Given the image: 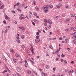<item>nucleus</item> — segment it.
I'll list each match as a JSON object with an SVG mask.
<instances>
[{"instance_id": "obj_43", "label": "nucleus", "mask_w": 76, "mask_h": 76, "mask_svg": "<svg viewBox=\"0 0 76 76\" xmlns=\"http://www.w3.org/2000/svg\"><path fill=\"white\" fill-rule=\"evenodd\" d=\"M71 72L70 71H69V73L70 75H72V73H71Z\"/></svg>"}, {"instance_id": "obj_33", "label": "nucleus", "mask_w": 76, "mask_h": 76, "mask_svg": "<svg viewBox=\"0 0 76 76\" xmlns=\"http://www.w3.org/2000/svg\"><path fill=\"white\" fill-rule=\"evenodd\" d=\"M49 47L51 49H53V46H51V45L49 46Z\"/></svg>"}, {"instance_id": "obj_6", "label": "nucleus", "mask_w": 76, "mask_h": 76, "mask_svg": "<svg viewBox=\"0 0 76 76\" xmlns=\"http://www.w3.org/2000/svg\"><path fill=\"white\" fill-rule=\"evenodd\" d=\"M48 22L50 25L52 24V22H51V20L50 19L48 20Z\"/></svg>"}, {"instance_id": "obj_28", "label": "nucleus", "mask_w": 76, "mask_h": 76, "mask_svg": "<svg viewBox=\"0 0 76 76\" xmlns=\"http://www.w3.org/2000/svg\"><path fill=\"white\" fill-rule=\"evenodd\" d=\"M44 23V26H47V24L46 23Z\"/></svg>"}, {"instance_id": "obj_17", "label": "nucleus", "mask_w": 76, "mask_h": 76, "mask_svg": "<svg viewBox=\"0 0 76 76\" xmlns=\"http://www.w3.org/2000/svg\"><path fill=\"white\" fill-rule=\"evenodd\" d=\"M68 40V39H67V38H66L65 40V43H67V42Z\"/></svg>"}, {"instance_id": "obj_52", "label": "nucleus", "mask_w": 76, "mask_h": 76, "mask_svg": "<svg viewBox=\"0 0 76 76\" xmlns=\"http://www.w3.org/2000/svg\"><path fill=\"white\" fill-rule=\"evenodd\" d=\"M61 62H63V61H64V60H63V59H62L61 60Z\"/></svg>"}, {"instance_id": "obj_58", "label": "nucleus", "mask_w": 76, "mask_h": 76, "mask_svg": "<svg viewBox=\"0 0 76 76\" xmlns=\"http://www.w3.org/2000/svg\"><path fill=\"white\" fill-rule=\"evenodd\" d=\"M26 34H29V32L28 31H26Z\"/></svg>"}, {"instance_id": "obj_42", "label": "nucleus", "mask_w": 76, "mask_h": 76, "mask_svg": "<svg viewBox=\"0 0 76 76\" xmlns=\"http://www.w3.org/2000/svg\"><path fill=\"white\" fill-rule=\"evenodd\" d=\"M65 7L66 8V9H69V6L67 5H66L65 6Z\"/></svg>"}, {"instance_id": "obj_64", "label": "nucleus", "mask_w": 76, "mask_h": 76, "mask_svg": "<svg viewBox=\"0 0 76 76\" xmlns=\"http://www.w3.org/2000/svg\"><path fill=\"white\" fill-rule=\"evenodd\" d=\"M13 76H16V74H13Z\"/></svg>"}, {"instance_id": "obj_15", "label": "nucleus", "mask_w": 76, "mask_h": 76, "mask_svg": "<svg viewBox=\"0 0 76 76\" xmlns=\"http://www.w3.org/2000/svg\"><path fill=\"white\" fill-rule=\"evenodd\" d=\"M15 55L17 57H19V55L18 53H15Z\"/></svg>"}, {"instance_id": "obj_12", "label": "nucleus", "mask_w": 76, "mask_h": 76, "mask_svg": "<svg viewBox=\"0 0 76 76\" xmlns=\"http://www.w3.org/2000/svg\"><path fill=\"white\" fill-rule=\"evenodd\" d=\"M42 76H46V75H47V74H46L44 72H43V73H42Z\"/></svg>"}, {"instance_id": "obj_3", "label": "nucleus", "mask_w": 76, "mask_h": 76, "mask_svg": "<svg viewBox=\"0 0 76 76\" xmlns=\"http://www.w3.org/2000/svg\"><path fill=\"white\" fill-rule=\"evenodd\" d=\"M5 18L6 19H7L9 21H10V18L7 15H5Z\"/></svg>"}, {"instance_id": "obj_56", "label": "nucleus", "mask_w": 76, "mask_h": 76, "mask_svg": "<svg viewBox=\"0 0 76 76\" xmlns=\"http://www.w3.org/2000/svg\"><path fill=\"white\" fill-rule=\"evenodd\" d=\"M31 52H32V53L34 55V54H35V53L34 52V51H31Z\"/></svg>"}, {"instance_id": "obj_59", "label": "nucleus", "mask_w": 76, "mask_h": 76, "mask_svg": "<svg viewBox=\"0 0 76 76\" xmlns=\"http://www.w3.org/2000/svg\"><path fill=\"white\" fill-rule=\"evenodd\" d=\"M53 34V33L52 32L50 31V34H49L50 35H51L52 34Z\"/></svg>"}, {"instance_id": "obj_35", "label": "nucleus", "mask_w": 76, "mask_h": 76, "mask_svg": "<svg viewBox=\"0 0 76 76\" xmlns=\"http://www.w3.org/2000/svg\"><path fill=\"white\" fill-rule=\"evenodd\" d=\"M28 6H26V7H24V9H26L28 8Z\"/></svg>"}, {"instance_id": "obj_63", "label": "nucleus", "mask_w": 76, "mask_h": 76, "mask_svg": "<svg viewBox=\"0 0 76 76\" xmlns=\"http://www.w3.org/2000/svg\"><path fill=\"white\" fill-rule=\"evenodd\" d=\"M53 70L54 71V70H56V68L55 67H54L53 68Z\"/></svg>"}, {"instance_id": "obj_34", "label": "nucleus", "mask_w": 76, "mask_h": 76, "mask_svg": "<svg viewBox=\"0 0 76 76\" xmlns=\"http://www.w3.org/2000/svg\"><path fill=\"white\" fill-rule=\"evenodd\" d=\"M33 72L34 73H35V75H37V72H36L35 71H33Z\"/></svg>"}, {"instance_id": "obj_37", "label": "nucleus", "mask_w": 76, "mask_h": 76, "mask_svg": "<svg viewBox=\"0 0 76 76\" xmlns=\"http://www.w3.org/2000/svg\"><path fill=\"white\" fill-rule=\"evenodd\" d=\"M21 38H22V39H24V36L23 35H22L21 37Z\"/></svg>"}, {"instance_id": "obj_41", "label": "nucleus", "mask_w": 76, "mask_h": 76, "mask_svg": "<svg viewBox=\"0 0 76 76\" xmlns=\"http://www.w3.org/2000/svg\"><path fill=\"white\" fill-rule=\"evenodd\" d=\"M59 7H61V6H62V4H59Z\"/></svg>"}, {"instance_id": "obj_48", "label": "nucleus", "mask_w": 76, "mask_h": 76, "mask_svg": "<svg viewBox=\"0 0 76 76\" xmlns=\"http://www.w3.org/2000/svg\"><path fill=\"white\" fill-rule=\"evenodd\" d=\"M62 16L63 17H65V16H66V15L64 14H63L62 15Z\"/></svg>"}, {"instance_id": "obj_53", "label": "nucleus", "mask_w": 76, "mask_h": 76, "mask_svg": "<svg viewBox=\"0 0 76 76\" xmlns=\"http://www.w3.org/2000/svg\"><path fill=\"white\" fill-rule=\"evenodd\" d=\"M38 31L39 32H40V33L41 32V30H38Z\"/></svg>"}, {"instance_id": "obj_31", "label": "nucleus", "mask_w": 76, "mask_h": 76, "mask_svg": "<svg viewBox=\"0 0 76 76\" xmlns=\"http://www.w3.org/2000/svg\"><path fill=\"white\" fill-rule=\"evenodd\" d=\"M58 16H56L55 17V19H58Z\"/></svg>"}, {"instance_id": "obj_44", "label": "nucleus", "mask_w": 76, "mask_h": 76, "mask_svg": "<svg viewBox=\"0 0 76 76\" xmlns=\"http://www.w3.org/2000/svg\"><path fill=\"white\" fill-rule=\"evenodd\" d=\"M17 76H20V74L18 73H17Z\"/></svg>"}, {"instance_id": "obj_2", "label": "nucleus", "mask_w": 76, "mask_h": 76, "mask_svg": "<svg viewBox=\"0 0 76 76\" xmlns=\"http://www.w3.org/2000/svg\"><path fill=\"white\" fill-rule=\"evenodd\" d=\"M19 39H20V38L18 36L16 38V41H17L18 43V44H19L20 43V40Z\"/></svg>"}, {"instance_id": "obj_25", "label": "nucleus", "mask_w": 76, "mask_h": 76, "mask_svg": "<svg viewBox=\"0 0 76 76\" xmlns=\"http://www.w3.org/2000/svg\"><path fill=\"white\" fill-rule=\"evenodd\" d=\"M59 53V50H57V51L55 52L56 54H58Z\"/></svg>"}, {"instance_id": "obj_5", "label": "nucleus", "mask_w": 76, "mask_h": 76, "mask_svg": "<svg viewBox=\"0 0 76 76\" xmlns=\"http://www.w3.org/2000/svg\"><path fill=\"white\" fill-rule=\"evenodd\" d=\"M21 29L22 30V31L23 32H24L25 30V28L23 27V26H22L21 27Z\"/></svg>"}, {"instance_id": "obj_45", "label": "nucleus", "mask_w": 76, "mask_h": 76, "mask_svg": "<svg viewBox=\"0 0 76 76\" xmlns=\"http://www.w3.org/2000/svg\"><path fill=\"white\" fill-rule=\"evenodd\" d=\"M70 29H71V30H72V29H73V27H71L70 28Z\"/></svg>"}, {"instance_id": "obj_27", "label": "nucleus", "mask_w": 76, "mask_h": 76, "mask_svg": "<svg viewBox=\"0 0 76 76\" xmlns=\"http://www.w3.org/2000/svg\"><path fill=\"white\" fill-rule=\"evenodd\" d=\"M17 10H18V11H19V12H22L21 10L19 8L17 9Z\"/></svg>"}, {"instance_id": "obj_19", "label": "nucleus", "mask_w": 76, "mask_h": 76, "mask_svg": "<svg viewBox=\"0 0 76 76\" xmlns=\"http://www.w3.org/2000/svg\"><path fill=\"white\" fill-rule=\"evenodd\" d=\"M44 21L45 22V23H47L48 21H47V20L46 19H45L44 20Z\"/></svg>"}, {"instance_id": "obj_9", "label": "nucleus", "mask_w": 76, "mask_h": 76, "mask_svg": "<svg viewBox=\"0 0 76 76\" xmlns=\"http://www.w3.org/2000/svg\"><path fill=\"white\" fill-rule=\"evenodd\" d=\"M20 20H22V19H25V18L23 17H22V16H20L19 18Z\"/></svg>"}, {"instance_id": "obj_16", "label": "nucleus", "mask_w": 76, "mask_h": 76, "mask_svg": "<svg viewBox=\"0 0 76 76\" xmlns=\"http://www.w3.org/2000/svg\"><path fill=\"white\" fill-rule=\"evenodd\" d=\"M27 72L28 74H31V70L28 71Z\"/></svg>"}, {"instance_id": "obj_55", "label": "nucleus", "mask_w": 76, "mask_h": 76, "mask_svg": "<svg viewBox=\"0 0 76 76\" xmlns=\"http://www.w3.org/2000/svg\"><path fill=\"white\" fill-rule=\"evenodd\" d=\"M19 2H18L17 4H16V5L17 6H19Z\"/></svg>"}, {"instance_id": "obj_32", "label": "nucleus", "mask_w": 76, "mask_h": 76, "mask_svg": "<svg viewBox=\"0 0 76 76\" xmlns=\"http://www.w3.org/2000/svg\"><path fill=\"white\" fill-rule=\"evenodd\" d=\"M48 28H49V29H50V28H51V25H48Z\"/></svg>"}, {"instance_id": "obj_57", "label": "nucleus", "mask_w": 76, "mask_h": 76, "mask_svg": "<svg viewBox=\"0 0 76 76\" xmlns=\"http://www.w3.org/2000/svg\"><path fill=\"white\" fill-rule=\"evenodd\" d=\"M22 6L23 7H25V5L24 4H22Z\"/></svg>"}, {"instance_id": "obj_39", "label": "nucleus", "mask_w": 76, "mask_h": 76, "mask_svg": "<svg viewBox=\"0 0 76 76\" xmlns=\"http://www.w3.org/2000/svg\"><path fill=\"white\" fill-rule=\"evenodd\" d=\"M73 43L74 44H75V45H76V41H75V40H73Z\"/></svg>"}, {"instance_id": "obj_61", "label": "nucleus", "mask_w": 76, "mask_h": 76, "mask_svg": "<svg viewBox=\"0 0 76 76\" xmlns=\"http://www.w3.org/2000/svg\"><path fill=\"white\" fill-rule=\"evenodd\" d=\"M70 71H71V72L73 73V70L72 69Z\"/></svg>"}, {"instance_id": "obj_49", "label": "nucleus", "mask_w": 76, "mask_h": 76, "mask_svg": "<svg viewBox=\"0 0 76 76\" xmlns=\"http://www.w3.org/2000/svg\"><path fill=\"white\" fill-rule=\"evenodd\" d=\"M22 48H25V46L24 45H23L22 46Z\"/></svg>"}, {"instance_id": "obj_7", "label": "nucleus", "mask_w": 76, "mask_h": 76, "mask_svg": "<svg viewBox=\"0 0 76 76\" xmlns=\"http://www.w3.org/2000/svg\"><path fill=\"white\" fill-rule=\"evenodd\" d=\"M73 39H76V35L75 34L72 37Z\"/></svg>"}, {"instance_id": "obj_40", "label": "nucleus", "mask_w": 76, "mask_h": 76, "mask_svg": "<svg viewBox=\"0 0 76 76\" xmlns=\"http://www.w3.org/2000/svg\"><path fill=\"white\" fill-rule=\"evenodd\" d=\"M37 15V13H36V12L34 13V16H36V15Z\"/></svg>"}, {"instance_id": "obj_21", "label": "nucleus", "mask_w": 76, "mask_h": 76, "mask_svg": "<svg viewBox=\"0 0 76 76\" xmlns=\"http://www.w3.org/2000/svg\"><path fill=\"white\" fill-rule=\"evenodd\" d=\"M35 9H36V10L37 11H38V10H39V8H38V7H35Z\"/></svg>"}, {"instance_id": "obj_1", "label": "nucleus", "mask_w": 76, "mask_h": 76, "mask_svg": "<svg viewBox=\"0 0 76 76\" xmlns=\"http://www.w3.org/2000/svg\"><path fill=\"white\" fill-rule=\"evenodd\" d=\"M42 9H43L45 11L44 12L45 13H47V12L48 11V9L47 7H42Z\"/></svg>"}, {"instance_id": "obj_11", "label": "nucleus", "mask_w": 76, "mask_h": 76, "mask_svg": "<svg viewBox=\"0 0 76 76\" xmlns=\"http://www.w3.org/2000/svg\"><path fill=\"white\" fill-rule=\"evenodd\" d=\"M69 20H70V19H69V18H67L65 22L66 23H68V22H69Z\"/></svg>"}, {"instance_id": "obj_50", "label": "nucleus", "mask_w": 76, "mask_h": 76, "mask_svg": "<svg viewBox=\"0 0 76 76\" xmlns=\"http://www.w3.org/2000/svg\"><path fill=\"white\" fill-rule=\"evenodd\" d=\"M65 31H66V32H67V31H69V29L66 28V29Z\"/></svg>"}, {"instance_id": "obj_18", "label": "nucleus", "mask_w": 76, "mask_h": 76, "mask_svg": "<svg viewBox=\"0 0 76 76\" xmlns=\"http://www.w3.org/2000/svg\"><path fill=\"white\" fill-rule=\"evenodd\" d=\"M34 22H37V23H38V22H39L37 20H36V19H34Z\"/></svg>"}, {"instance_id": "obj_29", "label": "nucleus", "mask_w": 76, "mask_h": 76, "mask_svg": "<svg viewBox=\"0 0 76 76\" xmlns=\"http://www.w3.org/2000/svg\"><path fill=\"white\" fill-rule=\"evenodd\" d=\"M36 35H37V36H38V35H39V32H37L36 33Z\"/></svg>"}, {"instance_id": "obj_23", "label": "nucleus", "mask_w": 76, "mask_h": 76, "mask_svg": "<svg viewBox=\"0 0 76 76\" xmlns=\"http://www.w3.org/2000/svg\"><path fill=\"white\" fill-rule=\"evenodd\" d=\"M24 61L26 64V65H28V62H27V61H26V60H25Z\"/></svg>"}, {"instance_id": "obj_4", "label": "nucleus", "mask_w": 76, "mask_h": 76, "mask_svg": "<svg viewBox=\"0 0 76 76\" xmlns=\"http://www.w3.org/2000/svg\"><path fill=\"white\" fill-rule=\"evenodd\" d=\"M40 40L39 39H35V43H38L39 42Z\"/></svg>"}, {"instance_id": "obj_10", "label": "nucleus", "mask_w": 76, "mask_h": 76, "mask_svg": "<svg viewBox=\"0 0 76 76\" xmlns=\"http://www.w3.org/2000/svg\"><path fill=\"white\" fill-rule=\"evenodd\" d=\"M12 59L14 61H15V63H16V60L15 58L13 57H12Z\"/></svg>"}, {"instance_id": "obj_54", "label": "nucleus", "mask_w": 76, "mask_h": 76, "mask_svg": "<svg viewBox=\"0 0 76 76\" xmlns=\"http://www.w3.org/2000/svg\"><path fill=\"white\" fill-rule=\"evenodd\" d=\"M61 57H65V56H64V55L63 54H62L61 55Z\"/></svg>"}, {"instance_id": "obj_51", "label": "nucleus", "mask_w": 76, "mask_h": 76, "mask_svg": "<svg viewBox=\"0 0 76 76\" xmlns=\"http://www.w3.org/2000/svg\"><path fill=\"white\" fill-rule=\"evenodd\" d=\"M3 22L4 24H6V21H5V20H4Z\"/></svg>"}, {"instance_id": "obj_47", "label": "nucleus", "mask_w": 76, "mask_h": 76, "mask_svg": "<svg viewBox=\"0 0 76 76\" xmlns=\"http://www.w3.org/2000/svg\"><path fill=\"white\" fill-rule=\"evenodd\" d=\"M73 31H76V28L75 27H74L73 28Z\"/></svg>"}, {"instance_id": "obj_26", "label": "nucleus", "mask_w": 76, "mask_h": 76, "mask_svg": "<svg viewBox=\"0 0 76 76\" xmlns=\"http://www.w3.org/2000/svg\"><path fill=\"white\" fill-rule=\"evenodd\" d=\"M39 36H37L36 37V39H39Z\"/></svg>"}, {"instance_id": "obj_24", "label": "nucleus", "mask_w": 76, "mask_h": 76, "mask_svg": "<svg viewBox=\"0 0 76 76\" xmlns=\"http://www.w3.org/2000/svg\"><path fill=\"white\" fill-rule=\"evenodd\" d=\"M33 4H34V5H35L36 4V1H33Z\"/></svg>"}, {"instance_id": "obj_62", "label": "nucleus", "mask_w": 76, "mask_h": 76, "mask_svg": "<svg viewBox=\"0 0 76 76\" xmlns=\"http://www.w3.org/2000/svg\"><path fill=\"white\" fill-rule=\"evenodd\" d=\"M27 53H29V50H27L26 51Z\"/></svg>"}, {"instance_id": "obj_13", "label": "nucleus", "mask_w": 76, "mask_h": 76, "mask_svg": "<svg viewBox=\"0 0 76 76\" xmlns=\"http://www.w3.org/2000/svg\"><path fill=\"white\" fill-rule=\"evenodd\" d=\"M4 5H2L1 7H0V9H3L4 8Z\"/></svg>"}, {"instance_id": "obj_8", "label": "nucleus", "mask_w": 76, "mask_h": 76, "mask_svg": "<svg viewBox=\"0 0 76 76\" xmlns=\"http://www.w3.org/2000/svg\"><path fill=\"white\" fill-rule=\"evenodd\" d=\"M17 71H18V72H21V70L19 67L17 68Z\"/></svg>"}, {"instance_id": "obj_20", "label": "nucleus", "mask_w": 76, "mask_h": 76, "mask_svg": "<svg viewBox=\"0 0 76 76\" xmlns=\"http://www.w3.org/2000/svg\"><path fill=\"white\" fill-rule=\"evenodd\" d=\"M71 16L72 17H75V14H71Z\"/></svg>"}, {"instance_id": "obj_14", "label": "nucleus", "mask_w": 76, "mask_h": 76, "mask_svg": "<svg viewBox=\"0 0 76 76\" xmlns=\"http://www.w3.org/2000/svg\"><path fill=\"white\" fill-rule=\"evenodd\" d=\"M46 68L47 69H50V66L48 65H47L46 66Z\"/></svg>"}, {"instance_id": "obj_22", "label": "nucleus", "mask_w": 76, "mask_h": 76, "mask_svg": "<svg viewBox=\"0 0 76 76\" xmlns=\"http://www.w3.org/2000/svg\"><path fill=\"white\" fill-rule=\"evenodd\" d=\"M49 6L50 8H53V6L52 5H49Z\"/></svg>"}, {"instance_id": "obj_38", "label": "nucleus", "mask_w": 76, "mask_h": 76, "mask_svg": "<svg viewBox=\"0 0 76 76\" xmlns=\"http://www.w3.org/2000/svg\"><path fill=\"white\" fill-rule=\"evenodd\" d=\"M67 50L68 51H70V49L69 48H67Z\"/></svg>"}, {"instance_id": "obj_46", "label": "nucleus", "mask_w": 76, "mask_h": 76, "mask_svg": "<svg viewBox=\"0 0 76 76\" xmlns=\"http://www.w3.org/2000/svg\"><path fill=\"white\" fill-rule=\"evenodd\" d=\"M30 61L32 63V64H34V61H32L31 60H30Z\"/></svg>"}, {"instance_id": "obj_30", "label": "nucleus", "mask_w": 76, "mask_h": 76, "mask_svg": "<svg viewBox=\"0 0 76 76\" xmlns=\"http://www.w3.org/2000/svg\"><path fill=\"white\" fill-rule=\"evenodd\" d=\"M46 56H47L48 57L49 56V55H48V53H46Z\"/></svg>"}, {"instance_id": "obj_60", "label": "nucleus", "mask_w": 76, "mask_h": 76, "mask_svg": "<svg viewBox=\"0 0 76 76\" xmlns=\"http://www.w3.org/2000/svg\"><path fill=\"white\" fill-rule=\"evenodd\" d=\"M12 12H13V13H16V11H12Z\"/></svg>"}, {"instance_id": "obj_36", "label": "nucleus", "mask_w": 76, "mask_h": 76, "mask_svg": "<svg viewBox=\"0 0 76 76\" xmlns=\"http://www.w3.org/2000/svg\"><path fill=\"white\" fill-rule=\"evenodd\" d=\"M31 51H34V48H33L32 47H31Z\"/></svg>"}]
</instances>
